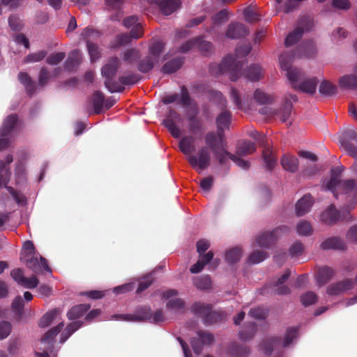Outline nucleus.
I'll use <instances>...</instances> for the list:
<instances>
[{
  "instance_id": "1",
  "label": "nucleus",
  "mask_w": 357,
  "mask_h": 357,
  "mask_svg": "<svg viewBox=\"0 0 357 357\" xmlns=\"http://www.w3.org/2000/svg\"><path fill=\"white\" fill-rule=\"evenodd\" d=\"M342 167L338 166L331 169V177L324 181V187L331 191L339 199L357 202V185L354 180H342Z\"/></svg>"
},
{
  "instance_id": "2",
  "label": "nucleus",
  "mask_w": 357,
  "mask_h": 357,
  "mask_svg": "<svg viewBox=\"0 0 357 357\" xmlns=\"http://www.w3.org/2000/svg\"><path fill=\"white\" fill-rule=\"evenodd\" d=\"M279 61L281 68L286 71V76L294 89L310 95L315 93L318 84L317 78H305L301 70L291 67V59L287 55H281Z\"/></svg>"
},
{
  "instance_id": "3",
  "label": "nucleus",
  "mask_w": 357,
  "mask_h": 357,
  "mask_svg": "<svg viewBox=\"0 0 357 357\" xmlns=\"http://www.w3.org/2000/svg\"><path fill=\"white\" fill-rule=\"evenodd\" d=\"M251 50L250 45H245L236 50V55L227 56L219 65H211L210 70L211 73L227 74L231 81H236L241 75L242 63L238 60V58L247 56Z\"/></svg>"
},
{
  "instance_id": "4",
  "label": "nucleus",
  "mask_w": 357,
  "mask_h": 357,
  "mask_svg": "<svg viewBox=\"0 0 357 357\" xmlns=\"http://www.w3.org/2000/svg\"><path fill=\"white\" fill-rule=\"evenodd\" d=\"M119 66V59L116 57L109 60L101 70L102 76L105 79V86L111 93L121 92L123 90L122 85L134 84L137 82V77L131 74L119 77V82L113 81Z\"/></svg>"
},
{
  "instance_id": "5",
  "label": "nucleus",
  "mask_w": 357,
  "mask_h": 357,
  "mask_svg": "<svg viewBox=\"0 0 357 357\" xmlns=\"http://www.w3.org/2000/svg\"><path fill=\"white\" fill-rule=\"evenodd\" d=\"M163 50L164 43L161 41H155L150 45L149 55L139 63L138 70L142 73H147L173 55L171 51L164 54Z\"/></svg>"
},
{
  "instance_id": "6",
  "label": "nucleus",
  "mask_w": 357,
  "mask_h": 357,
  "mask_svg": "<svg viewBox=\"0 0 357 357\" xmlns=\"http://www.w3.org/2000/svg\"><path fill=\"white\" fill-rule=\"evenodd\" d=\"M13 161V157L10 154H8L3 160L0 161V188L4 185L16 203L19 206H24L26 204V198L24 195L8 185L11 176L9 165Z\"/></svg>"
},
{
  "instance_id": "7",
  "label": "nucleus",
  "mask_w": 357,
  "mask_h": 357,
  "mask_svg": "<svg viewBox=\"0 0 357 357\" xmlns=\"http://www.w3.org/2000/svg\"><path fill=\"white\" fill-rule=\"evenodd\" d=\"M63 326L64 324L61 321L45 334L40 342L39 350L41 351H36V355L38 357H50V356L52 353L53 340L61 331Z\"/></svg>"
},
{
  "instance_id": "8",
  "label": "nucleus",
  "mask_w": 357,
  "mask_h": 357,
  "mask_svg": "<svg viewBox=\"0 0 357 357\" xmlns=\"http://www.w3.org/2000/svg\"><path fill=\"white\" fill-rule=\"evenodd\" d=\"M20 127V122L15 114L8 116L0 128V151L8 146L10 141L6 137L13 135Z\"/></svg>"
},
{
  "instance_id": "9",
  "label": "nucleus",
  "mask_w": 357,
  "mask_h": 357,
  "mask_svg": "<svg viewBox=\"0 0 357 357\" xmlns=\"http://www.w3.org/2000/svg\"><path fill=\"white\" fill-rule=\"evenodd\" d=\"M187 159L194 169L201 172L210 165L211 150L208 146H202L196 155H190Z\"/></svg>"
},
{
  "instance_id": "10",
  "label": "nucleus",
  "mask_w": 357,
  "mask_h": 357,
  "mask_svg": "<svg viewBox=\"0 0 357 357\" xmlns=\"http://www.w3.org/2000/svg\"><path fill=\"white\" fill-rule=\"evenodd\" d=\"M192 311L202 317L204 323L212 324L222 319L223 315L216 311H213L211 305L201 303H196L192 306Z\"/></svg>"
},
{
  "instance_id": "11",
  "label": "nucleus",
  "mask_w": 357,
  "mask_h": 357,
  "mask_svg": "<svg viewBox=\"0 0 357 357\" xmlns=\"http://www.w3.org/2000/svg\"><path fill=\"white\" fill-rule=\"evenodd\" d=\"M150 307H141L133 314H116L111 317L112 320L124 321L129 322L149 321L150 318Z\"/></svg>"
},
{
  "instance_id": "12",
  "label": "nucleus",
  "mask_w": 357,
  "mask_h": 357,
  "mask_svg": "<svg viewBox=\"0 0 357 357\" xmlns=\"http://www.w3.org/2000/svg\"><path fill=\"white\" fill-rule=\"evenodd\" d=\"M29 155L26 152L19 153L17 161L15 163L14 178L17 185H24L27 180L26 161Z\"/></svg>"
},
{
  "instance_id": "13",
  "label": "nucleus",
  "mask_w": 357,
  "mask_h": 357,
  "mask_svg": "<svg viewBox=\"0 0 357 357\" xmlns=\"http://www.w3.org/2000/svg\"><path fill=\"white\" fill-rule=\"evenodd\" d=\"M288 231L289 228L287 226L278 227L271 232H264L259 234L256 239V243L260 248H268L278 237Z\"/></svg>"
},
{
  "instance_id": "14",
  "label": "nucleus",
  "mask_w": 357,
  "mask_h": 357,
  "mask_svg": "<svg viewBox=\"0 0 357 357\" xmlns=\"http://www.w3.org/2000/svg\"><path fill=\"white\" fill-rule=\"evenodd\" d=\"M178 292L174 289H169L163 292L162 298L166 302V307L169 310L174 312H181L184 310V302L177 297Z\"/></svg>"
},
{
  "instance_id": "15",
  "label": "nucleus",
  "mask_w": 357,
  "mask_h": 357,
  "mask_svg": "<svg viewBox=\"0 0 357 357\" xmlns=\"http://www.w3.org/2000/svg\"><path fill=\"white\" fill-rule=\"evenodd\" d=\"M198 114L199 109L195 105L188 107L185 114L189 131L193 135L202 132L203 125L201 119L197 117Z\"/></svg>"
},
{
  "instance_id": "16",
  "label": "nucleus",
  "mask_w": 357,
  "mask_h": 357,
  "mask_svg": "<svg viewBox=\"0 0 357 357\" xmlns=\"http://www.w3.org/2000/svg\"><path fill=\"white\" fill-rule=\"evenodd\" d=\"M182 122V118L174 110H170L163 120L164 126L175 138L180 137L181 132L177 124Z\"/></svg>"
},
{
  "instance_id": "17",
  "label": "nucleus",
  "mask_w": 357,
  "mask_h": 357,
  "mask_svg": "<svg viewBox=\"0 0 357 357\" xmlns=\"http://www.w3.org/2000/svg\"><path fill=\"white\" fill-rule=\"evenodd\" d=\"M290 275V271L287 270L284 273L278 280L275 284L266 285L263 291L267 293H273L275 294H288L290 289L284 285V282L288 280Z\"/></svg>"
},
{
  "instance_id": "18",
  "label": "nucleus",
  "mask_w": 357,
  "mask_h": 357,
  "mask_svg": "<svg viewBox=\"0 0 357 357\" xmlns=\"http://www.w3.org/2000/svg\"><path fill=\"white\" fill-rule=\"evenodd\" d=\"M213 254L212 252H208L206 255H199V259L197 262L191 266L190 272L192 273H198L209 263V267L211 269H215L219 265L220 260L218 259H213Z\"/></svg>"
},
{
  "instance_id": "19",
  "label": "nucleus",
  "mask_w": 357,
  "mask_h": 357,
  "mask_svg": "<svg viewBox=\"0 0 357 357\" xmlns=\"http://www.w3.org/2000/svg\"><path fill=\"white\" fill-rule=\"evenodd\" d=\"M193 47H197L204 54L211 52L212 50V44L210 42L204 40L202 38H198L187 41L181 47L180 50L184 53L191 50Z\"/></svg>"
},
{
  "instance_id": "20",
  "label": "nucleus",
  "mask_w": 357,
  "mask_h": 357,
  "mask_svg": "<svg viewBox=\"0 0 357 357\" xmlns=\"http://www.w3.org/2000/svg\"><path fill=\"white\" fill-rule=\"evenodd\" d=\"M354 287V282L351 279H345L330 284L327 287V294L329 296H338Z\"/></svg>"
},
{
  "instance_id": "21",
  "label": "nucleus",
  "mask_w": 357,
  "mask_h": 357,
  "mask_svg": "<svg viewBox=\"0 0 357 357\" xmlns=\"http://www.w3.org/2000/svg\"><path fill=\"white\" fill-rule=\"evenodd\" d=\"M26 266L36 273H40L43 270L51 273V270L47 264L46 259L40 256L39 259L37 256H31L26 259Z\"/></svg>"
},
{
  "instance_id": "22",
  "label": "nucleus",
  "mask_w": 357,
  "mask_h": 357,
  "mask_svg": "<svg viewBox=\"0 0 357 357\" xmlns=\"http://www.w3.org/2000/svg\"><path fill=\"white\" fill-rule=\"evenodd\" d=\"M213 341V336L208 333L199 332L197 337L192 340L191 344L194 352L199 354L204 345H208Z\"/></svg>"
},
{
  "instance_id": "23",
  "label": "nucleus",
  "mask_w": 357,
  "mask_h": 357,
  "mask_svg": "<svg viewBox=\"0 0 357 357\" xmlns=\"http://www.w3.org/2000/svg\"><path fill=\"white\" fill-rule=\"evenodd\" d=\"M157 2H148L151 5H155L159 7L162 13L165 15H169L180 7L179 0H158Z\"/></svg>"
},
{
  "instance_id": "24",
  "label": "nucleus",
  "mask_w": 357,
  "mask_h": 357,
  "mask_svg": "<svg viewBox=\"0 0 357 357\" xmlns=\"http://www.w3.org/2000/svg\"><path fill=\"white\" fill-rule=\"evenodd\" d=\"M138 17L132 15L124 19L123 24L126 28H130L131 37L134 39L140 38L142 35V28L141 24L138 22Z\"/></svg>"
},
{
  "instance_id": "25",
  "label": "nucleus",
  "mask_w": 357,
  "mask_h": 357,
  "mask_svg": "<svg viewBox=\"0 0 357 357\" xmlns=\"http://www.w3.org/2000/svg\"><path fill=\"white\" fill-rule=\"evenodd\" d=\"M339 86L342 89L350 90L357 89V65L354 68V74L344 75L339 79Z\"/></svg>"
},
{
  "instance_id": "26",
  "label": "nucleus",
  "mask_w": 357,
  "mask_h": 357,
  "mask_svg": "<svg viewBox=\"0 0 357 357\" xmlns=\"http://www.w3.org/2000/svg\"><path fill=\"white\" fill-rule=\"evenodd\" d=\"M282 347L280 338L270 336L265 338L261 343L260 349L266 355L270 356L274 350Z\"/></svg>"
},
{
  "instance_id": "27",
  "label": "nucleus",
  "mask_w": 357,
  "mask_h": 357,
  "mask_svg": "<svg viewBox=\"0 0 357 357\" xmlns=\"http://www.w3.org/2000/svg\"><path fill=\"white\" fill-rule=\"evenodd\" d=\"M298 328L292 326L286 329L280 343L282 348H289L294 345L298 338Z\"/></svg>"
},
{
  "instance_id": "28",
  "label": "nucleus",
  "mask_w": 357,
  "mask_h": 357,
  "mask_svg": "<svg viewBox=\"0 0 357 357\" xmlns=\"http://www.w3.org/2000/svg\"><path fill=\"white\" fill-rule=\"evenodd\" d=\"M320 248L324 250H343L346 248V244L340 238L333 236L323 241L320 245Z\"/></svg>"
},
{
  "instance_id": "29",
  "label": "nucleus",
  "mask_w": 357,
  "mask_h": 357,
  "mask_svg": "<svg viewBox=\"0 0 357 357\" xmlns=\"http://www.w3.org/2000/svg\"><path fill=\"white\" fill-rule=\"evenodd\" d=\"M297 101V97L295 95L287 94L284 97V103L282 109L278 113L280 119L282 122L287 121L289 119L292 107V102Z\"/></svg>"
},
{
  "instance_id": "30",
  "label": "nucleus",
  "mask_w": 357,
  "mask_h": 357,
  "mask_svg": "<svg viewBox=\"0 0 357 357\" xmlns=\"http://www.w3.org/2000/svg\"><path fill=\"white\" fill-rule=\"evenodd\" d=\"M313 204L311 195H305L301 198L296 204V213L298 216H302L309 212Z\"/></svg>"
},
{
  "instance_id": "31",
  "label": "nucleus",
  "mask_w": 357,
  "mask_h": 357,
  "mask_svg": "<svg viewBox=\"0 0 357 357\" xmlns=\"http://www.w3.org/2000/svg\"><path fill=\"white\" fill-rule=\"evenodd\" d=\"M357 139V134L354 128H349L345 130L343 132L342 139H341L340 142L343 145L344 144L345 148L347 149L348 153L352 155L354 158H357V149L355 147L350 146L347 144L344 141L349 140H356Z\"/></svg>"
},
{
  "instance_id": "32",
  "label": "nucleus",
  "mask_w": 357,
  "mask_h": 357,
  "mask_svg": "<svg viewBox=\"0 0 357 357\" xmlns=\"http://www.w3.org/2000/svg\"><path fill=\"white\" fill-rule=\"evenodd\" d=\"M247 32L248 31L243 24L238 22L231 23L228 26L226 36L231 39H235L245 36Z\"/></svg>"
},
{
  "instance_id": "33",
  "label": "nucleus",
  "mask_w": 357,
  "mask_h": 357,
  "mask_svg": "<svg viewBox=\"0 0 357 357\" xmlns=\"http://www.w3.org/2000/svg\"><path fill=\"white\" fill-rule=\"evenodd\" d=\"M340 218V213L335 209L334 205H331L321 215V220L326 225H333Z\"/></svg>"
},
{
  "instance_id": "34",
  "label": "nucleus",
  "mask_w": 357,
  "mask_h": 357,
  "mask_svg": "<svg viewBox=\"0 0 357 357\" xmlns=\"http://www.w3.org/2000/svg\"><path fill=\"white\" fill-rule=\"evenodd\" d=\"M334 275V271L332 268L324 266L319 268L316 275V281L319 287L326 284Z\"/></svg>"
},
{
  "instance_id": "35",
  "label": "nucleus",
  "mask_w": 357,
  "mask_h": 357,
  "mask_svg": "<svg viewBox=\"0 0 357 357\" xmlns=\"http://www.w3.org/2000/svg\"><path fill=\"white\" fill-rule=\"evenodd\" d=\"M231 123V114L228 111H224L216 118L218 133L220 136L225 130L228 129Z\"/></svg>"
},
{
  "instance_id": "36",
  "label": "nucleus",
  "mask_w": 357,
  "mask_h": 357,
  "mask_svg": "<svg viewBox=\"0 0 357 357\" xmlns=\"http://www.w3.org/2000/svg\"><path fill=\"white\" fill-rule=\"evenodd\" d=\"M308 30L309 29L304 27L303 24L301 26L297 27L287 36L284 42L285 45L287 47L293 45L299 40L303 33Z\"/></svg>"
},
{
  "instance_id": "37",
  "label": "nucleus",
  "mask_w": 357,
  "mask_h": 357,
  "mask_svg": "<svg viewBox=\"0 0 357 357\" xmlns=\"http://www.w3.org/2000/svg\"><path fill=\"white\" fill-rule=\"evenodd\" d=\"M281 165L285 170L295 172L298 168V160L295 156L284 155L281 159Z\"/></svg>"
},
{
  "instance_id": "38",
  "label": "nucleus",
  "mask_w": 357,
  "mask_h": 357,
  "mask_svg": "<svg viewBox=\"0 0 357 357\" xmlns=\"http://www.w3.org/2000/svg\"><path fill=\"white\" fill-rule=\"evenodd\" d=\"M61 312L59 309H53L45 314L39 322V326L45 328L50 326L54 320L60 318Z\"/></svg>"
},
{
  "instance_id": "39",
  "label": "nucleus",
  "mask_w": 357,
  "mask_h": 357,
  "mask_svg": "<svg viewBox=\"0 0 357 357\" xmlns=\"http://www.w3.org/2000/svg\"><path fill=\"white\" fill-rule=\"evenodd\" d=\"M194 138L192 136H185L179 142V149L181 152L189 156L195 150Z\"/></svg>"
},
{
  "instance_id": "40",
  "label": "nucleus",
  "mask_w": 357,
  "mask_h": 357,
  "mask_svg": "<svg viewBox=\"0 0 357 357\" xmlns=\"http://www.w3.org/2000/svg\"><path fill=\"white\" fill-rule=\"evenodd\" d=\"M241 93L235 88H231L229 91L231 100L235 104L236 107L242 109L243 105L248 102V98L244 96L241 97Z\"/></svg>"
},
{
  "instance_id": "41",
  "label": "nucleus",
  "mask_w": 357,
  "mask_h": 357,
  "mask_svg": "<svg viewBox=\"0 0 357 357\" xmlns=\"http://www.w3.org/2000/svg\"><path fill=\"white\" fill-rule=\"evenodd\" d=\"M253 98L259 105H267L273 101L274 96L266 93L262 89H257L254 92Z\"/></svg>"
},
{
  "instance_id": "42",
  "label": "nucleus",
  "mask_w": 357,
  "mask_h": 357,
  "mask_svg": "<svg viewBox=\"0 0 357 357\" xmlns=\"http://www.w3.org/2000/svg\"><path fill=\"white\" fill-rule=\"evenodd\" d=\"M183 59L182 57H176L165 63L162 71L166 74H170L176 72L183 65Z\"/></svg>"
},
{
  "instance_id": "43",
  "label": "nucleus",
  "mask_w": 357,
  "mask_h": 357,
  "mask_svg": "<svg viewBox=\"0 0 357 357\" xmlns=\"http://www.w3.org/2000/svg\"><path fill=\"white\" fill-rule=\"evenodd\" d=\"M257 331V326L254 323L245 324L239 331L238 335L241 340L247 341L252 339Z\"/></svg>"
},
{
  "instance_id": "44",
  "label": "nucleus",
  "mask_w": 357,
  "mask_h": 357,
  "mask_svg": "<svg viewBox=\"0 0 357 357\" xmlns=\"http://www.w3.org/2000/svg\"><path fill=\"white\" fill-rule=\"evenodd\" d=\"M82 326L80 321H73L70 323L65 330L61 333L60 337V343H64L76 331H77Z\"/></svg>"
},
{
  "instance_id": "45",
  "label": "nucleus",
  "mask_w": 357,
  "mask_h": 357,
  "mask_svg": "<svg viewBox=\"0 0 357 357\" xmlns=\"http://www.w3.org/2000/svg\"><path fill=\"white\" fill-rule=\"evenodd\" d=\"M104 96L100 91H96L91 98V103L93 106L94 112L100 114L104 109Z\"/></svg>"
},
{
  "instance_id": "46",
  "label": "nucleus",
  "mask_w": 357,
  "mask_h": 357,
  "mask_svg": "<svg viewBox=\"0 0 357 357\" xmlns=\"http://www.w3.org/2000/svg\"><path fill=\"white\" fill-rule=\"evenodd\" d=\"M245 77L250 81H257L262 75V70L258 65L250 66L244 73Z\"/></svg>"
},
{
  "instance_id": "47",
  "label": "nucleus",
  "mask_w": 357,
  "mask_h": 357,
  "mask_svg": "<svg viewBox=\"0 0 357 357\" xmlns=\"http://www.w3.org/2000/svg\"><path fill=\"white\" fill-rule=\"evenodd\" d=\"M89 305L86 304L76 305L72 307L71 310L67 313V317L70 320L79 318L89 309Z\"/></svg>"
},
{
  "instance_id": "48",
  "label": "nucleus",
  "mask_w": 357,
  "mask_h": 357,
  "mask_svg": "<svg viewBox=\"0 0 357 357\" xmlns=\"http://www.w3.org/2000/svg\"><path fill=\"white\" fill-rule=\"evenodd\" d=\"M242 257L241 250L238 248H234L229 250L225 256V261L229 264H234L238 262Z\"/></svg>"
},
{
  "instance_id": "49",
  "label": "nucleus",
  "mask_w": 357,
  "mask_h": 357,
  "mask_svg": "<svg viewBox=\"0 0 357 357\" xmlns=\"http://www.w3.org/2000/svg\"><path fill=\"white\" fill-rule=\"evenodd\" d=\"M255 150V143L250 141H243L238 144L237 153L240 155H246L254 153Z\"/></svg>"
},
{
  "instance_id": "50",
  "label": "nucleus",
  "mask_w": 357,
  "mask_h": 357,
  "mask_svg": "<svg viewBox=\"0 0 357 357\" xmlns=\"http://www.w3.org/2000/svg\"><path fill=\"white\" fill-rule=\"evenodd\" d=\"M81 60V54L78 50H73L66 61L65 62V68L68 70H71L75 66L78 65Z\"/></svg>"
},
{
  "instance_id": "51",
  "label": "nucleus",
  "mask_w": 357,
  "mask_h": 357,
  "mask_svg": "<svg viewBox=\"0 0 357 357\" xmlns=\"http://www.w3.org/2000/svg\"><path fill=\"white\" fill-rule=\"evenodd\" d=\"M315 52V46L313 42L310 41L302 43L298 50V56H311Z\"/></svg>"
},
{
  "instance_id": "52",
  "label": "nucleus",
  "mask_w": 357,
  "mask_h": 357,
  "mask_svg": "<svg viewBox=\"0 0 357 357\" xmlns=\"http://www.w3.org/2000/svg\"><path fill=\"white\" fill-rule=\"evenodd\" d=\"M229 352L234 357H241L247 356L250 352V349L248 347H240L236 343H232L229 347Z\"/></svg>"
},
{
  "instance_id": "53",
  "label": "nucleus",
  "mask_w": 357,
  "mask_h": 357,
  "mask_svg": "<svg viewBox=\"0 0 357 357\" xmlns=\"http://www.w3.org/2000/svg\"><path fill=\"white\" fill-rule=\"evenodd\" d=\"M296 233L299 236H309L312 234L313 229L309 222L303 220L297 224Z\"/></svg>"
},
{
  "instance_id": "54",
  "label": "nucleus",
  "mask_w": 357,
  "mask_h": 357,
  "mask_svg": "<svg viewBox=\"0 0 357 357\" xmlns=\"http://www.w3.org/2000/svg\"><path fill=\"white\" fill-rule=\"evenodd\" d=\"M18 78L20 82L26 88L27 93L31 94L34 92L35 85L26 73H20L18 75Z\"/></svg>"
},
{
  "instance_id": "55",
  "label": "nucleus",
  "mask_w": 357,
  "mask_h": 357,
  "mask_svg": "<svg viewBox=\"0 0 357 357\" xmlns=\"http://www.w3.org/2000/svg\"><path fill=\"white\" fill-rule=\"evenodd\" d=\"M300 300L302 305L306 307L316 303L318 296L314 292L308 291L301 296Z\"/></svg>"
},
{
  "instance_id": "56",
  "label": "nucleus",
  "mask_w": 357,
  "mask_h": 357,
  "mask_svg": "<svg viewBox=\"0 0 357 357\" xmlns=\"http://www.w3.org/2000/svg\"><path fill=\"white\" fill-rule=\"evenodd\" d=\"M99 36L100 33L97 30L90 27L84 29L82 33V37L86 40V45L93 43L92 40H96Z\"/></svg>"
},
{
  "instance_id": "57",
  "label": "nucleus",
  "mask_w": 357,
  "mask_h": 357,
  "mask_svg": "<svg viewBox=\"0 0 357 357\" xmlns=\"http://www.w3.org/2000/svg\"><path fill=\"white\" fill-rule=\"evenodd\" d=\"M336 86L326 80H324L319 86V92L324 96H332L336 93Z\"/></svg>"
},
{
  "instance_id": "58",
  "label": "nucleus",
  "mask_w": 357,
  "mask_h": 357,
  "mask_svg": "<svg viewBox=\"0 0 357 357\" xmlns=\"http://www.w3.org/2000/svg\"><path fill=\"white\" fill-rule=\"evenodd\" d=\"M193 282L195 286L199 289H208L211 286V279L208 275L195 278Z\"/></svg>"
},
{
  "instance_id": "59",
  "label": "nucleus",
  "mask_w": 357,
  "mask_h": 357,
  "mask_svg": "<svg viewBox=\"0 0 357 357\" xmlns=\"http://www.w3.org/2000/svg\"><path fill=\"white\" fill-rule=\"evenodd\" d=\"M243 15L247 22H253L259 20L260 15L252 6L247 7L243 11Z\"/></svg>"
},
{
  "instance_id": "60",
  "label": "nucleus",
  "mask_w": 357,
  "mask_h": 357,
  "mask_svg": "<svg viewBox=\"0 0 357 357\" xmlns=\"http://www.w3.org/2000/svg\"><path fill=\"white\" fill-rule=\"evenodd\" d=\"M213 152L220 165L226 163L227 160L230 159V155H232L224 148L216 149L213 150Z\"/></svg>"
},
{
  "instance_id": "61",
  "label": "nucleus",
  "mask_w": 357,
  "mask_h": 357,
  "mask_svg": "<svg viewBox=\"0 0 357 357\" xmlns=\"http://www.w3.org/2000/svg\"><path fill=\"white\" fill-rule=\"evenodd\" d=\"M268 314V310L261 307L250 309L249 315L256 319H264Z\"/></svg>"
},
{
  "instance_id": "62",
  "label": "nucleus",
  "mask_w": 357,
  "mask_h": 357,
  "mask_svg": "<svg viewBox=\"0 0 357 357\" xmlns=\"http://www.w3.org/2000/svg\"><path fill=\"white\" fill-rule=\"evenodd\" d=\"M46 56V52L43 50L38 51L27 55L24 59L25 63H35L43 60Z\"/></svg>"
},
{
  "instance_id": "63",
  "label": "nucleus",
  "mask_w": 357,
  "mask_h": 357,
  "mask_svg": "<svg viewBox=\"0 0 357 357\" xmlns=\"http://www.w3.org/2000/svg\"><path fill=\"white\" fill-rule=\"evenodd\" d=\"M166 320L165 314L161 310L155 311L153 314L150 309V318L149 322L154 324H160Z\"/></svg>"
},
{
  "instance_id": "64",
  "label": "nucleus",
  "mask_w": 357,
  "mask_h": 357,
  "mask_svg": "<svg viewBox=\"0 0 357 357\" xmlns=\"http://www.w3.org/2000/svg\"><path fill=\"white\" fill-rule=\"evenodd\" d=\"M217 141V135L213 132H208L205 136L206 146H208L212 151L218 149L216 146Z\"/></svg>"
}]
</instances>
